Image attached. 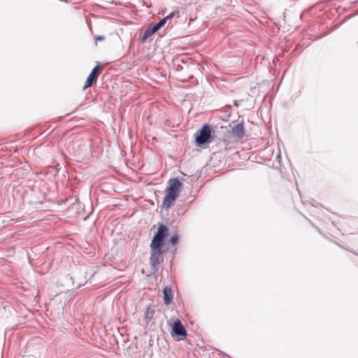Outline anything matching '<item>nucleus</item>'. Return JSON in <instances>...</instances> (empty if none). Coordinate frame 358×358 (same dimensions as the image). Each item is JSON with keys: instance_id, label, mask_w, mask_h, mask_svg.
<instances>
[{"instance_id": "obj_5", "label": "nucleus", "mask_w": 358, "mask_h": 358, "mask_svg": "<svg viewBox=\"0 0 358 358\" xmlns=\"http://www.w3.org/2000/svg\"><path fill=\"white\" fill-rule=\"evenodd\" d=\"M211 134L210 128L208 125H204L201 129L199 134L196 138L198 144H204L210 138Z\"/></svg>"}, {"instance_id": "obj_6", "label": "nucleus", "mask_w": 358, "mask_h": 358, "mask_svg": "<svg viewBox=\"0 0 358 358\" xmlns=\"http://www.w3.org/2000/svg\"><path fill=\"white\" fill-rule=\"evenodd\" d=\"M98 69L99 66H96L93 69V70L92 71V72L90 73V74L89 75L85 81V83L83 86V90H86L87 88L90 87L93 84V83L96 80Z\"/></svg>"}, {"instance_id": "obj_1", "label": "nucleus", "mask_w": 358, "mask_h": 358, "mask_svg": "<svg viewBox=\"0 0 358 358\" xmlns=\"http://www.w3.org/2000/svg\"><path fill=\"white\" fill-rule=\"evenodd\" d=\"M182 182L178 178H171L169 180V187L166 189V196L163 201V206L168 209L175 203L180 189Z\"/></svg>"}, {"instance_id": "obj_11", "label": "nucleus", "mask_w": 358, "mask_h": 358, "mask_svg": "<svg viewBox=\"0 0 358 358\" xmlns=\"http://www.w3.org/2000/svg\"><path fill=\"white\" fill-rule=\"evenodd\" d=\"M155 313V310L153 308L150 307H148L145 313V320H147V322H150L151 319L153 317Z\"/></svg>"}, {"instance_id": "obj_9", "label": "nucleus", "mask_w": 358, "mask_h": 358, "mask_svg": "<svg viewBox=\"0 0 358 358\" xmlns=\"http://www.w3.org/2000/svg\"><path fill=\"white\" fill-rule=\"evenodd\" d=\"M164 301L165 304L168 305L171 303L172 299H173V294L171 289L169 287H166L164 291Z\"/></svg>"}, {"instance_id": "obj_3", "label": "nucleus", "mask_w": 358, "mask_h": 358, "mask_svg": "<svg viewBox=\"0 0 358 358\" xmlns=\"http://www.w3.org/2000/svg\"><path fill=\"white\" fill-rule=\"evenodd\" d=\"M187 335V331L184 326L179 320L175 321L172 324L171 336H177V341L182 340Z\"/></svg>"}, {"instance_id": "obj_2", "label": "nucleus", "mask_w": 358, "mask_h": 358, "mask_svg": "<svg viewBox=\"0 0 358 358\" xmlns=\"http://www.w3.org/2000/svg\"><path fill=\"white\" fill-rule=\"evenodd\" d=\"M169 229L166 226L160 224L157 232L155 235L150 248H162L164 244V239L167 236Z\"/></svg>"}, {"instance_id": "obj_13", "label": "nucleus", "mask_w": 358, "mask_h": 358, "mask_svg": "<svg viewBox=\"0 0 358 358\" xmlns=\"http://www.w3.org/2000/svg\"><path fill=\"white\" fill-rule=\"evenodd\" d=\"M104 38H105V37H104V36H96V37H95V39H96V41H103V40H104Z\"/></svg>"}, {"instance_id": "obj_4", "label": "nucleus", "mask_w": 358, "mask_h": 358, "mask_svg": "<svg viewBox=\"0 0 358 358\" xmlns=\"http://www.w3.org/2000/svg\"><path fill=\"white\" fill-rule=\"evenodd\" d=\"M151 256L150 258V265L155 269H157L162 259V248H151Z\"/></svg>"}, {"instance_id": "obj_12", "label": "nucleus", "mask_w": 358, "mask_h": 358, "mask_svg": "<svg viewBox=\"0 0 358 358\" xmlns=\"http://www.w3.org/2000/svg\"><path fill=\"white\" fill-rule=\"evenodd\" d=\"M178 236L177 235H173L171 239H170V243L173 245H175L178 243Z\"/></svg>"}, {"instance_id": "obj_8", "label": "nucleus", "mask_w": 358, "mask_h": 358, "mask_svg": "<svg viewBox=\"0 0 358 358\" xmlns=\"http://www.w3.org/2000/svg\"><path fill=\"white\" fill-rule=\"evenodd\" d=\"M175 16V12H172L169 15L162 19L157 24L154 25L155 29L158 31L169 20H171Z\"/></svg>"}, {"instance_id": "obj_7", "label": "nucleus", "mask_w": 358, "mask_h": 358, "mask_svg": "<svg viewBox=\"0 0 358 358\" xmlns=\"http://www.w3.org/2000/svg\"><path fill=\"white\" fill-rule=\"evenodd\" d=\"M232 134L239 138L245 136V127L243 124H237L232 128Z\"/></svg>"}, {"instance_id": "obj_10", "label": "nucleus", "mask_w": 358, "mask_h": 358, "mask_svg": "<svg viewBox=\"0 0 358 358\" xmlns=\"http://www.w3.org/2000/svg\"><path fill=\"white\" fill-rule=\"evenodd\" d=\"M156 31H157V30L155 29L154 26L151 27H148L143 33V36L141 39L142 42H145Z\"/></svg>"}]
</instances>
